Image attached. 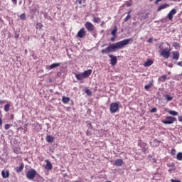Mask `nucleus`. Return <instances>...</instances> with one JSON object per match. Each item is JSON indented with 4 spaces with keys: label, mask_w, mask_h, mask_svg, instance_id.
I'll use <instances>...</instances> for the list:
<instances>
[{
    "label": "nucleus",
    "mask_w": 182,
    "mask_h": 182,
    "mask_svg": "<svg viewBox=\"0 0 182 182\" xmlns=\"http://www.w3.org/2000/svg\"><path fill=\"white\" fill-rule=\"evenodd\" d=\"M165 97V99L167 100V102H171V100H173V97L169 96L168 95H165L164 96Z\"/></svg>",
    "instance_id": "31"
},
{
    "label": "nucleus",
    "mask_w": 182,
    "mask_h": 182,
    "mask_svg": "<svg viewBox=\"0 0 182 182\" xmlns=\"http://www.w3.org/2000/svg\"><path fill=\"white\" fill-rule=\"evenodd\" d=\"M85 92L87 96H92V91H90L87 87L85 89Z\"/></svg>",
    "instance_id": "32"
},
{
    "label": "nucleus",
    "mask_w": 182,
    "mask_h": 182,
    "mask_svg": "<svg viewBox=\"0 0 182 182\" xmlns=\"http://www.w3.org/2000/svg\"><path fill=\"white\" fill-rule=\"evenodd\" d=\"M161 56H163L165 59L170 58V48H166L160 53Z\"/></svg>",
    "instance_id": "5"
},
{
    "label": "nucleus",
    "mask_w": 182,
    "mask_h": 182,
    "mask_svg": "<svg viewBox=\"0 0 182 182\" xmlns=\"http://www.w3.org/2000/svg\"><path fill=\"white\" fill-rule=\"evenodd\" d=\"M0 114L2 115V112H1V110H0Z\"/></svg>",
    "instance_id": "57"
},
{
    "label": "nucleus",
    "mask_w": 182,
    "mask_h": 182,
    "mask_svg": "<svg viewBox=\"0 0 182 182\" xmlns=\"http://www.w3.org/2000/svg\"><path fill=\"white\" fill-rule=\"evenodd\" d=\"M75 77L77 80H83V79H85V75H83V73H80L78 74H76Z\"/></svg>",
    "instance_id": "18"
},
{
    "label": "nucleus",
    "mask_w": 182,
    "mask_h": 182,
    "mask_svg": "<svg viewBox=\"0 0 182 182\" xmlns=\"http://www.w3.org/2000/svg\"><path fill=\"white\" fill-rule=\"evenodd\" d=\"M177 122V118L171 116L166 117V120H162L163 124H173Z\"/></svg>",
    "instance_id": "3"
},
{
    "label": "nucleus",
    "mask_w": 182,
    "mask_h": 182,
    "mask_svg": "<svg viewBox=\"0 0 182 182\" xmlns=\"http://www.w3.org/2000/svg\"><path fill=\"white\" fill-rule=\"evenodd\" d=\"M11 2L14 4V5H16L18 4L17 0H11Z\"/></svg>",
    "instance_id": "44"
},
{
    "label": "nucleus",
    "mask_w": 182,
    "mask_h": 182,
    "mask_svg": "<svg viewBox=\"0 0 182 182\" xmlns=\"http://www.w3.org/2000/svg\"><path fill=\"white\" fill-rule=\"evenodd\" d=\"M138 146L141 148L142 153L146 154V151H147V144L144 142H140L138 144Z\"/></svg>",
    "instance_id": "9"
},
{
    "label": "nucleus",
    "mask_w": 182,
    "mask_h": 182,
    "mask_svg": "<svg viewBox=\"0 0 182 182\" xmlns=\"http://www.w3.org/2000/svg\"><path fill=\"white\" fill-rule=\"evenodd\" d=\"M178 122H182V116L178 117Z\"/></svg>",
    "instance_id": "47"
},
{
    "label": "nucleus",
    "mask_w": 182,
    "mask_h": 182,
    "mask_svg": "<svg viewBox=\"0 0 182 182\" xmlns=\"http://www.w3.org/2000/svg\"><path fill=\"white\" fill-rule=\"evenodd\" d=\"M172 46L173 48H175V49H180V48H181L180 43H178L177 42H173Z\"/></svg>",
    "instance_id": "30"
},
{
    "label": "nucleus",
    "mask_w": 182,
    "mask_h": 182,
    "mask_svg": "<svg viewBox=\"0 0 182 182\" xmlns=\"http://www.w3.org/2000/svg\"><path fill=\"white\" fill-rule=\"evenodd\" d=\"M151 65H153V60H151V59H148L144 63V66L145 68H149L150 66H151Z\"/></svg>",
    "instance_id": "20"
},
{
    "label": "nucleus",
    "mask_w": 182,
    "mask_h": 182,
    "mask_svg": "<svg viewBox=\"0 0 182 182\" xmlns=\"http://www.w3.org/2000/svg\"><path fill=\"white\" fill-rule=\"evenodd\" d=\"M168 113H169V114L171 116H178V113L175 110H168Z\"/></svg>",
    "instance_id": "28"
},
{
    "label": "nucleus",
    "mask_w": 182,
    "mask_h": 182,
    "mask_svg": "<svg viewBox=\"0 0 182 182\" xmlns=\"http://www.w3.org/2000/svg\"><path fill=\"white\" fill-rule=\"evenodd\" d=\"M89 125H90V126H92V124H91V123H90V124H89Z\"/></svg>",
    "instance_id": "59"
},
{
    "label": "nucleus",
    "mask_w": 182,
    "mask_h": 182,
    "mask_svg": "<svg viewBox=\"0 0 182 182\" xmlns=\"http://www.w3.org/2000/svg\"><path fill=\"white\" fill-rule=\"evenodd\" d=\"M16 173H22V171H23V163H22L20 166L16 167L15 168Z\"/></svg>",
    "instance_id": "24"
},
{
    "label": "nucleus",
    "mask_w": 182,
    "mask_h": 182,
    "mask_svg": "<svg viewBox=\"0 0 182 182\" xmlns=\"http://www.w3.org/2000/svg\"><path fill=\"white\" fill-rule=\"evenodd\" d=\"M176 159H177V160H179L180 161H181V160H182V152H179V153L177 154Z\"/></svg>",
    "instance_id": "34"
},
{
    "label": "nucleus",
    "mask_w": 182,
    "mask_h": 182,
    "mask_svg": "<svg viewBox=\"0 0 182 182\" xmlns=\"http://www.w3.org/2000/svg\"><path fill=\"white\" fill-rule=\"evenodd\" d=\"M1 176L3 178H8L10 176L9 171L3 170L1 171Z\"/></svg>",
    "instance_id": "16"
},
{
    "label": "nucleus",
    "mask_w": 182,
    "mask_h": 182,
    "mask_svg": "<svg viewBox=\"0 0 182 182\" xmlns=\"http://www.w3.org/2000/svg\"><path fill=\"white\" fill-rule=\"evenodd\" d=\"M148 160H149L151 163H153V164H154V163H157V159L156 158H154L151 155L148 156Z\"/></svg>",
    "instance_id": "25"
},
{
    "label": "nucleus",
    "mask_w": 182,
    "mask_h": 182,
    "mask_svg": "<svg viewBox=\"0 0 182 182\" xmlns=\"http://www.w3.org/2000/svg\"><path fill=\"white\" fill-rule=\"evenodd\" d=\"M10 128H11V124H6L4 125V129H5V130H9Z\"/></svg>",
    "instance_id": "38"
},
{
    "label": "nucleus",
    "mask_w": 182,
    "mask_h": 182,
    "mask_svg": "<svg viewBox=\"0 0 182 182\" xmlns=\"http://www.w3.org/2000/svg\"><path fill=\"white\" fill-rule=\"evenodd\" d=\"M0 126H2V119L0 117Z\"/></svg>",
    "instance_id": "51"
},
{
    "label": "nucleus",
    "mask_w": 182,
    "mask_h": 182,
    "mask_svg": "<svg viewBox=\"0 0 182 182\" xmlns=\"http://www.w3.org/2000/svg\"><path fill=\"white\" fill-rule=\"evenodd\" d=\"M177 14V10L176 9H173L166 16V18L169 19V21H173V17Z\"/></svg>",
    "instance_id": "7"
},
{
    "label": "nucleus",
    "mask_w": 182,
    "mask_h": 182,
    "mask_svg": "<svg viewBox=\"0 0 182 182\" xmlns=\"http://www.w3.org/2000/svg\"><path fill=\"white\" fill-rule=\"evenodd\" d=\"M171 156H176V149H172L171 151Z\"/></svg>",
    "instance_id": "41"
},
{
    "label": "nucleus",
    "mask_w": 182,
    "mask_h": 182,
    "mask_svg": "<svg viewBox=\"0 0 182 182\" xmlns=\"http://www.w3.org/2000/svg\"><path fill=\"white\" fill-rule=\"evenodd\" d=\"M33 181L35 182H43V178L39 174H36V177L34 178V180Z\"/></svg>",
    "instance_id": "17"
},
{
    "label": "nucleus",
    "mask_w": 182,
    "mask_h": 182,
    "mask_svg": "<svg viewBox=\"0 0 182 182\" xmlns=\"http://www.w3.org/2000/svg\"><path fill=\"white\" fill-rule=\"evenodd\" d=\"M153 43V38H149L148 40V43Z\"/></svg>",
    "instance_id": "45"
},
{
    "label": "nucleus",
    "mask_w": 182,
    "mask_h": 182,
    "mask_svg": "<svg viewBox=\"0 0 182 182\" xmlns=\"http://www.w3.org/2000/svg\"><path fill=\"white\" fill-rule=\"evenodd\" d=\"M92 70L91 69L87 70L82 73V75H84L85 79H87V77L92 75Z\"/></svg>",
    "instance_id": "13"
},
{
    "label": "nucleus",
    "mask_w": 182,
    "mask_h": 182,
    "mask_svg": "<svg viewBox=\"0 0 182 182\" xmlns=\"http://www.w3.org/2000/svg\"><path fill=\"white\" fill-rule=\"evenodd\" d=\"M63 177H68V174L64 173Z\"/></svg>",
    "instance_id": "54"
},
{
    "label": "nucleus",
    "mask_w": 182,
    "mask_h": 182,
    "mask_svg": "<svg viewBox=\"0 0 182 182\" xmlns=\"http://www.w3.org/2000/svg\"><path fill=\"white\" fill-rule=\"evenodd\" d=\"M46 140L48 143H53V140H55V137H53L50 135H47Z\"/></svg>",
    "instance_id": "23"
},
{
    "label": "nucleus",
    "mask_w": 182,
    "mask_h": 182,
    "mask_svg": "<svg viewBox=\"0 0 182 182\" xmlns=\"http://www.w3.org/2000/svg\"><path fill=\"white\" fill-rule=\"evenodd\" d=\"M0 105H4V101L0 100Z\"/></svg>",
    "instance_id": "52"
},
{
    "label": "nucleus",
    "mask_w": 182,
    "mask_h": 182,
    "mask_svg": "<svg viewBox=\"0 0 182 182\" xmlns=\"http://www.w3.org/2000/svg\"><path fill=\"white\" fill-rule=\"evenodd\" d=\"M172 55H173V59L174 60H178L180 58V53H178V51H176V52L173 51Z\"/></svg>",
    "instance_id": "15"
},
{
    "label": "nucleus",
    "mask_w": 182,
    "mask_h": 182,
    "mask_svg": "<svg viewBox=\"0 0 182 182\" xmlns=\"http://www.w3.org/2000/svg\"><path fill=\"white\" fill-rule=\"evenodd\" d=\"M173 1H177V0H173Z\"/></svg>",
    "instance_id": "61"
},
{
    "label": "nucleus",
    "mask_w": 182,
    "mask_h": 182,
    "mask_svg": "<svg viewBox=\"0 0 182 182\" xmlns=\"http://www.w3.org/2000/svg\"><path fill=\"white\" fill-rule=\"evenodd\" d=\"M46 126H49V124H48V123H46Z\"/></svg>",
    "instance_id": "56"
},
{
    "label": "nucleus",
    "mask_w": 182,
    "mask_h": 182,
    "mask_svg": "<svg viewBox=\"0 0 182 182\" xmlns=\"http://www.w3.org/2000/svg\"><path fill=\"white\" fill-rule=\"evenodd\" d=\"M18 4H19V5H21V4H22V1H20Z\"/></svg>",
    "instance_id": "55"
},
{
    "label": "nucleus",
    "mask_w": 182,
    "mask_h": 182,
    "mask_svg": "<svg viewBox=\"0 0 182 182\" xmlns=\"http://www.w3.org/2000/svg\"><path fill=\"white\" fill-rule=\"evenodd\" d=\"M20 19H21V21H26V15H25V14H21Z\"/></svg>",
    "instance_id": "36"
},
{
    "label": "nucleus",
    "mask_w": 182,
    "mask_h": 182,
    "mask_svg": "<svg viewBox=\"0 0 182 182\" xmlns=\"http://www.w3.org/2000/svg\"><path fill=\"white\" fill-rule=\"evenodd\" d=\"M107 44H103L102 46H101V48H105V46H106Z\"/></svg>",
    "instance_id": "53"
},
{
    "label": "nucleus",
    "mask_w": 182,
    "mask_h": 182,
    "mask_svg": "<svg viewBox=\"0 0 182 182\" xmlns=\"http://www.w3.org/2000/svg\"><path fill=\"white\" fill-rule=\"evenodd\" d=\"M108 56L110 58V64L112 66H115V65L117 64V57L112 55V54H108Z\"/></svg>",
    "instance_id": "8"
},
{
    "label": "nucleus",
    "mask_w": 182,
    "mask_h": 182,
    "mask_svg": "<svg viewBox=\"0 0 182 182\" xmlns=\"http://www.w3.org/2000/svg\"><path fill=\"white\" fill-rule=\"evenodd\" d=\"M115 38H116V37H114H114H112V38H111V41H112V42H114Z\"/></svg>",
    "instance_id": "49"
},
{
    "label": "nucleus",
    "mask_w": 182,
    "mask_h": 182,
    "mask_svg": "<svg viewBox=\"0 0 182 182\" xmlns=\"http://www.w3.org/2000/svg\"><path fill=\"white\" fill-rule=\"evenodd\" d=\"M117 33V26H114L113 30L111 32V34L112 35V36H114V38H116Z\"/></svg>",
    "instance_id": "26"
},
{
    "label": "nucleus",
    "mask_w": 182,
    "mask_h": 182,
    "mask_svg": "<svg viewBox=\"0 0 182 182\" xmlns=\"http://www.w3.org/2000/svg\"><path fill=\"white\" fill-rule=\"evenodd\" d=\"M77 36H78V38H85V36H86V31H85V28H81L78 31Z\"/></svg>",
    "instance_id": "11"
},
{
    "label": "nucleus",
    "mask_w": 182,
    "mask_h": 182,
    "mask_svg": "<svg viewBox=\"0 0 182 182\" xmlns=\"http://www.w3.org/2000/svg\"><path fill=\"white\" fill-rule=\"evenodd\" d=\"M36 26H37V29H42V26H43V25H42V23H36Z\"/></svg>",
    "instance_id": "40"
},
{
    "label": "nucleus",
    "mask_w": 182,
    "mask_h": 182,
    "mask_svg": "<svg viewBox=\"0 0 182 182\" xmlns=\"http://www.w3.org/2000/svg\"><path fill=\"white\" fill-rule=\"evenodd\" d=\"M85 0H76V4H78L79 5H82V4H85Z\"/></svg>",
    "instance_id": "37"
},
{
    "label": "nucleus",
    "mask_w": 182,
    "mask_h": 182,
    "mask_svg": "<svg viewBox=\"0 0 182 182\" xmlns=\"http://www.w3.org/2000/svg\"><path fill=\"white\" fill-rule=\"evenodd\" d=\"M169 68H173V66H171V65H169Z\"/></svg>",
    "instance_id": "58"
},
{
    "label": "nucleus",
    "mask_w": 182,
    "mask_h": 182,
    "mask_svg": "<svg viewBox=\"0 0 182 182\" xmlns=\"http://www.w3.org/2000/svg\"><path fill=\"white\" fill-rule=\"evenodd\" d=\"M85 26L88 32H93V31H95V26L91 22L87 21Z\"/></svg>",
    "instance_id": "6"
},
{
    "label": "nucleus",
    "mask_w": 182,
    "mask_h": 182,
    "mask_svg": "<svg viewBox=\"0 0 182 182\" xmlns=\"http://www.w3.org/2000/svg\"><path fill=\"white\" fill-rule=\"evenodd\" d=\"M149 1H153V0H149Z\"/></svg>",
    "instance_id": "60"
},
{
    "label": "nucleus",
    "mask_w": 182,
    "mask_h": 182,
    "mask_svg": "<svg viewBox=\"0 0 182 182\" xmlns=\"http://www.w3.org/2000/svg\"><path fill=\"white\" fill-rule=\"evenodd\" d=\"M8 133L9 136H14V131H12V129L9 130Z\"/></svg>",
    "instance_id": "42"
},
{
    "label": "nucleus",
    "mask_w": 182,
    "mask_h": 182,
    "mask_svg": "<svg viewBox=\"0 0 182 182\" xmlns=\"http://www.w3.org/2000/svg\"><path fill=\"white\" fill-rule=\"evenodd\" d=\"M61 100L64 105H68V103H69V102H70V98L69 97L63 96Z\"/></svg>",
    "instance_id": "19"
},
{
    "label": "nucleus",
    "mask_w": 182,
    "mask_h": 182,
    "mask_svg": "<svg viewBox=\"0 0 182 182\" xmlns=\"http://www.w3.org/2000/svg\"><path fill=\"white\" fill-rule=\"evenodd\" d=\"M169 5L168 4H162L159 6L157 9V12H160V11H163V9H166V8H168Z\"/></svg>",
    "instance_id": "21"
},
{
    "label": "nucleus",
    "mask_w": 182,
    "mask_h": 182,
    "mask_svg": "<svg viewBox=\"0 0 182 182\" xmlns=\"http://www.w3.org/2000/svg\"><path fill=\"white\" fill-rule=\"evenodd\" d=\"M119 105H120V102L111 103L109 107L110 113H117V112H119Z\"/></svg>",
    "instance_id": "4"
},
{
    "label": "nucleus",
    "mask_w": 182,
    "mask_h": 182,
    "mask_svg": "<svg viewBox=\"0 0 182 182\" xmlns=\"http://www.w3.org/2000/svg\"><path fill=\"white\" fill-rule=\"evenodd\" d=\"M15 38L16 39H18V38H19V34H15Z\"/></svg>",
    "instance_id": "50"
},
{
    "label": "nucleus",
    "mask_w": 182,
    "mask_h": 182,
    "mask_svg": "<svg viewBox=\"0 0 182 182\" xmlns=\"http://www.w3.org/2000/svg\"><path fill=\"white\" fill-rule=\"evenodd\" d=\"M36 174H38V172H36V170L30 169L26 173V178H28V180H33V181L35 177H36Z\"/></svg>",
    "instance_id": "2"
},
{
    "label": "nucleus",
    "mask_w": 182,
    "mask_h": 182,
    "mask_svg": "<svg viewBox=\"0 0 182 182\" xmlns=\"http://www.w3.org/2000/svg\"><path fill=\"white\" fill-rule=\"evenodd\" d=\"M11 108V105L9 104H6L5 106H4V112H9V109Z\"/></svg>",
    "instance_id": "33"
},
{
    "label": "nucleus",
    "mask_w": 182,
    "mask_h": 182,
    "mask_svg": "<svg viewBox=\"0 0 182 182\" xmlns=\"http://www.w3.org/2000/svg\"><path fill=\"white\" fill-rule=\"evenodd\" d=\"M150 113H156L157 112V108L154 107L151 110H149Z\"/></svg>",
    "instance_id": "39"
},
{
    "label": "nucleus",
    "mask_w": 182,
    "mask_h": 182,
    "mask_svg": "<svg viewBox=\"0 0 182 182\" xmlns=\"http://www.w3.org/2000/svg\"><path fill=\"white\" fill-rule=\"evenodd\" d=\"M166 79H167V75H164L159 78V82H166Z\"/></svg>",
    "instance_id": "29"
},
{
    "label": "nucleus",
    "mask_w": 182,
    "mask_h": 182,
    "mask_svg": "<svg viewBox=\"0 0 182 182\" xmlns=\"http://www.w3.org/2000/svg\"><path fill=\"white\" fill-rule=\"evenodd\" d=\"M46 163L45 166L46 170L50 171L53 168V166H52V163H50L49 160H46Z\"/></svg>",
    "instance_id": "12"
},
{
    "label": "nucleus",
    "mask_w": 182,
    "mask_h": 182,
    "mask_svg": "<svg viewBox=\"0 0 182 182\" xmlns=\"http://www.w3.org/2000/svg\"><path fill=\"white\" fill-rule=\"evenodd\" d=\"M154 83V80H151L149 82L144 86V89L146 91H149L150 90V87H153V85Z\"/></svg>",
    "instance_id": "14"
},
{
    "label": "nucleus",
    "mask_w": 182,
    "mask_h": 182,
    "mask_svg": "<svg viewBox=\"0 0 182 182\" xmlns=\"http://www.w3.org/2000/svg\"><path fill=\"white\" fill-rule=\"evenodd\" d=\"M93 22H95V23H100V18L94 17L93 18Z\"/></svg>",
    "instance_id": "35"
},
{
    "label": "nucleus",
    "mask_w": 182,
    "mask_h": 182,
    "mask_svg": "<svg viewBox=\"0 0 182 182\" xmlns=\"http://www.w3.org/2000/svg\"><path fill=\"white\" fill-rule=\"evenodd\" d=\"M124 164L123 159H117L114 161L113 166H116V167H122Z\"/></svg>",
    "instance_id": "10"
},
{
    "label": "nucleus",
    "mask_w": 182,
    "mask_h": 182,
    "mask_svg": "<svg viewBox=\"0 0 182 182\" xmlns=\"http://www.w3.org/2000/svg\"><path fill=\"white\" fill-rule=\"evenodd\" d=\"M132 43H133V38L124 39L114 43H110L108 47L101 50V53L102 55H106L107 53L116 52L117 50L123 49L124 46L132 45Z\"/></svg>",
    "instance_id": "1"
},
{
    "label": "nucleus",
    "mask_w": 182,
    "mask_h": 182,
    "mask_svg": "<svg viewBox=\"0 0 182 182\" xmlns=\"http://www.w3.org/2000/svg\"><path fill=\"white\" fill-rule=\"evenodd\" d=\"M130 14H132V10H130L128 13H127V16H126V18L124 20V22H127L129 19H130V18H132V15H130Z\"/></svg>",
    "instance_id": "27"
},
{
    "label": "nucleus",
    "mask_w": 182,
    "mask_h": 182,
    "mask_svg": "<svg viewBox=\"0 0 182 182\" xmlns=\"http://www.w3.org/2000/svg\"><path fill=\"white\" fill-rule=\"evenodd\" d=\"M171 182H181V181L178 179H171Z\"/></svg>",
    "instance_id": "43"
},
{
    "label": "nucleus",
    "mask_w": 182,
    "mask_h": 182,
    "mask_svg": "<svg viewBox=\"0 0 182 182\" xmlns=\"http://www.w3.org/2000/svg\"><path fill=\"white\" fill-rule=\"evenodd\" d=\"M10 117H11V120H14V114H11L10 115Z\"/></svg>",
    "instance_id": "48"
},
{
    "label": "nucleus",
    "mask_w": 182,
    "mask_h": 182,
    "mask_svg": "<svg viewBox=\"0 0 182 182\" xmlns=\"http://www.w3.org/2000/svg\"><path fill=\"white\" fill-rule=\"evenodd\" d=\"M58 66H60V63H55L51 64L48 67V69H50V70L55 69V68H58Z\"/></svg>",
    "instance_id": "22"
},
{
    "label": "nucleus",
    "mask_w": 182,
    "mask_h": 182,
    "mask_svg": "<svg viewBox=\"0 0 182 182\" xmlns=\"http://www.w3.org/2000/svg\"><path fill=\"white\" fill-rule=\"evenodd\" d=\"M178 66H181L182 68V61L177 63Z\"/></svg>",
    "instance_id": "46"
}]
</instances>
